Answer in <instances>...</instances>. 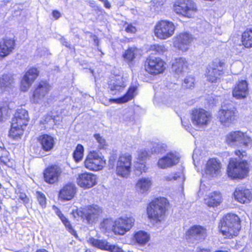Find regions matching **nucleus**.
Segmentation results:
<instances>
[{
    "label": "nucleus",
    "instance_id": "nucleus-19",
    "mask_svg": "<svg viewBox=\"0 0 252 252\" xmlns=\"http://www.w3.org/2000/svg\"><path fill=\"white\" fill-rule=\"evenodd\" d=\"M180 160L179 156L174 153H167L165 156L160 158L158 161V166L161 169L170 168L177 164Z\"/></svg>",
    "mask_w": 252,
    "mask_h": 252
},
{
    "label": "nucleus",
    "instance_id": "nucleus-45",
    "mask_svg": "<svg viewBox=\"0 0 252 252\" xmlns=\"http://www.w3.org/2000/svg\"><path fill=\"white\" fill-rule=\"evenodd\" d=\"M134 168L137 175H140L143 172H146L147 170L145 162L144 161L137 160L134 163Z\"/></svg>",
    "mask_w": 252,
    "mask_h": 252
},
{
    "label": "nucleus",
    "instance_id": "nucleus-29",
    "mask_svg": "<svg viewBox=\"0 0 252 252\" xmlns=\"http://www.w3.org/2000/svg\"><path fill=\"white\" fill-rule=\"evenodd\" d=\"M152 185V181L149 177H142L140 178L135 185L137 191L142 194H147Z\"/></svg>",
    "mask_w": 252,
    "mask_h": 252
},
{
    "label": "nucleus",
    "instance_id": "nucleus-6",
    "mask_svg": "<svg viewBox=\"0 0 252 252\" xmlns=\"http://www.w3.org/2000/svg\"><path fill=\"white\" fill-rule=\"evenodd\" d=\"M174 10L178 14L191 18L196 12L197 8L192 0H178L174 4Z\"/></svg>",
    "mask_w": 252,
    "mask_h": 252
},
{
    "label": "nucleus",
    "instance_id": "nucleus-25",
    "mask_svg": "<svg viewBox=\"0 0 252 252\" xmlns=\"http://www.w3.org/2000/svg\"><path fill=\"white\" fill-rule=\"evenodd\" d=\"M15 44V40L12 38H5L0 42V60H2L12 53Z\"/></svg>",
    "mask_w": 252,
    "mask_h": 252
},
{
    "label": "nucleus",
    "instance_id": "nucleus-7",
    "mask_svg": "<svg viewBox=\"0 0 252 252\" xmlns=\"http://www.w3.org/2000/svg\"><path fill=\"white\" fill-rule=\"evenodd\" d=\"M212 120L211 113L202 108H196L192 110L191 120L193 125L199 128L208 126Z\"/></svg>",
    "mask_w": 252,
    "mask_h": 252
},
{
    "label": "nucleus",
    "instance_id": "nucleus-44",
    "mask_svg": "<svg viewBox=\"0 0 252 252\" xmlns=\"http://www.w3.org/2000/svg\"><path fill=\"white\" fill-rule=\"evenodd\" d=\"M167 146L161 143H155L153 145L151 149L152 152L156 154H162L166 151Z\"/></svg>",
    "mask_w": 252,
    "mask_h": 252
},
{
    "label": "nucleus",
    "instance_id": "nucleus-61",
    "mask_svg": "<svg viewBox=\"0 0 252 252\" xmlns=\"http://www.w3.org/2000/svg\"><path fill=\"white\" fill-rule=\"evenodd\" d=\"M63 44L67 47L70 48L69 44H68L67 41H65L64 39L63 40Z\"/></svg>",
    "mask_w": 252,
    "mask_h": 252
},
{
    "label": "nucleus",
    "instance_id": "nucleus-32",
    "mask_svg": "<svg viewBox=\"0 0 252 252\" xmlns=\"http://www.w3.org/2000/svg\"><path fill=\"white\" fill-rule=\"evenodd\" d=\"M137 90L136 86H131L129 87L126 94L123 97L118 99H110L109 100L111 102L124 103L131 99L134 96Z\"/></svg>",
    "mask_w": 252,
    "mask_h": 252
},
{
    "label": "nucleus",
    "instance_id": "nucleus-59",
    "mask_svg": "<svg viewBox=\"0 0 252 252\" xmlns=\"http://www.w3.org/2000/svg\"><path fill=\"white\" fill-rule=\"evenodd\" d=\"M104 6L106 8L109 9L111 8V4L110 3L106 0L105 1H103Z\"/></svg>",
    "mask_w": 252,
    "mask_h": 252
},
{
    "label": "nucleus",
    "instance_id": "nucleus-48",
    "mask_svg": "<svg viewBox=\"0 0 252 252\" xmlns=\"http://www.w3.org/2000/svg\"><path fill=\"white\" fill-rule=\"evenodd\" d=\"M37 198L39 204L42 208H45L46 205V198L45 195L39 191L36 192Z\"/></svg>",
    "mask_w": 252,
    "mask_h": 252
},
{
    "label": "nucleus",
    "instance_id": "nucleus-5",
    "mask_svg": "<svg viewBox=\"0 0 252 252\" xmlns=\"http://www.w3.org/2000/svg\"><path fill=\"white\" fill-rule=\"evenodd\" d=\"M85 167L89 170L97 171L106 165V160L101 153L93 151L89 152L84 161Z\"/></svg>",
    "mask_w": 252,
    "mask_h": 252
},
{
    "label": "nucleus",
    "instance_id": "nucleus-2",
    "mask_svg": "<svg viewBox=\"0 0 252 252\" xmlns=\"http://www.w3.org/2000/svg\"><path fill=\"white\" fill-rule=\"evenodd\" d=\"M167 204V200L164 197L153 200L147 207L148 218L155 221H161L164 218Z\"/></svg>",
    "mask_w": 252,
    "mask_h": 252
},
{
    "label": "nucleus",
    "instance_id": "nucleus-58",
    "mask_svg": "<svg viewBox=\"0 0 252 252\" xmlns=\"http://www.w3.org/2000/svg\"><path fill=\"white\" fill-rule=\"evenodd\" d=\"M52 15L54 18H55L56 19H58L61 16L60 13L57 10H54L52 12Z\"/></svg>",
    "mask_w": 252,
    "mask_h": 252
},
{
    "label": "nucleus",
    "instance_id": "nucleus-9",
    "mask_svg": "<svg viewBox=\"0 0 252 252\" xmlns=\"http://www.w3.org/2000/svg\"><path fill=\"white\" fill-rule=\"evenodd\" d=\"M131 156L125 153L120 156L116 164V173L120 177L127 178L131 172Z\"/></svg>",
    "mask_w": 252,
    "mask_h": 252
},
{
    "label": "nucleus",
    "instance_id": "nucleus-63",
    "mask_svg": "<svg viewBox=\"0 0 252 252\" xmlns=\"http://www.w3.org/2000/svg\"><path fill=\"white\" fill-rule=\"evenodd\" d=\"M196 151H194L193 155H192V158L193 160L194 161L195 159L197 158V155L195 154Z\"/></svg>",
    "mask_w": 252,
    "mask_h": 252
},
{
    "label": "nucleus",
    "instance_id": "nucleus-3",
    "mask_svg": "<svg viewBox=\"0 0 252 252\" xmlns=\"http://www.w3.org/2000/svg\"><path fill=\"white\" fill-rule=\"evenodd\" d=\"M226 143L232 147H242L249 148L252 146L251 138L245 132L234 131L228 133L225 137Z\"/></svg>",
    "mask_w": 252,
    "mask_h": 252
},
{
    "label": "nucleus",
    "instance_id": "nucleus-52",
    "mask_svg": "<svg viewBox=\"0 0 252 252\" xmlns=\"http://www.w3.org/2000/svg\"><path fill=\"white\" fill-rule=\"evenodd\" d=\"M19 198L23 201V202L25 204V205L27 207L29 203V199L25 193H21L19 195Z\"/></svg>",
    "mask_w": 252,
    "mask_h": 252
},
{
    "label": "nucleus",
    "instance_id": "nucleus-35",
    "mask_svg": "<svg viewBox=\"0 0 252 252\" xmlns=\"http://www.w3.org/2000/svg\"><path fill=\"white\" fill-rule=\"evenodd\" d=\"M242 42L245 47H252V28L247 29L243 33Z\"/></svg>",
    "mask_w": 252,
    "mask_h": 252
},
{
    "label": "nucleus",
    "instance_id": "nucleus-10",
    "mask_svg": "<svg viewBox=\"0 0 252 252\" xmlns=\"http://www.w3.org/2000/svg\"><path fill=\"white\" fill-rule=\"evenodd\" d=\"M175 26L171 22L162 20L155 26V34L158 38L165 39L171 37L174 32Z\"/></svg>",
    "mask_w": 252,
    "mask_h": 252
},
{
    "label": "nucleus",
    "instance_id": "nucleus-4",
    "mask_svg": "<svg viewBox=\"0 0 252 252\" xmlns=\"http://www.w3.org/2000/svg\"><path fill=\"white\" fill-rule=\"evenodd\" d=\"M227 172L228 177L232 179L244 178L249 172V164L246 160L238 161L236 158H231Z\"/></svg>",
    "mask_w": 252,
    "mask_h": 252
},
{
    "label": "nucleus",
    "instance_id": "nucleus-39",
    "mask_svg": "<svg viewBox=\"0 0 252 252\" xmlns=\"http://www.w3.org/2000/svg\"><path fill=\"white\" fill-rule=\"evenodd\" d=\"M183 170V167H181L179 172L173 175H170L165 177V180L167 181L176 180L178 181L179 183H183L185 180V176Z\"/></svg>",
    "mask_w": 252,
    "mask_h": 252
},
{
    "label": "nucleus",
    "instance_id": "nucleus-20",
    "mask_svg": "<svg viewBox=\"0 0 252 252\" xmlns=\"http://www.w3.org/2000/svg\"><path fill=\"white\" fill-rule=\"evenodd\" d=\"M221 163L216 158H211L207 162L205 173L208 178H216L220 172Z\"/></svg>",
    "mask_w": 252,
    "mask_h": 252
},
{
    "label": "nucleus",
    "instance_id": "nucleus-1",
    "mask_svg": "<svg viewBox=\"0 0 252 252\" xmlns=\"http://www.w3.org/2000/svg\"><path fill=\"white\" fill-rule=\"evenodd\" d=\"M240 220L238 216L234 214H228L221 222L220 230L226 238L237 235L240 230Z\"/></svg>",
    "mask_w": 252,
    "mask_h": 252
},
{
    "label": "nucleus",
    "instance_id": "nucleus-40",
    "mask_svg": "<svg viewBox=\"0 0 252 252\" xmlns=\"http://www.w3.org/2000/svg\"><path fill=\"white\" fill-rule=\"evenodd\" d=\"M115 221L111 219H105L100 224V228L102 231L106 232L112 230L114 232Z\"/></svg>",
    "mask_w": 252,
    "mask_h": 252
},
{
    "label": "nucleus",
    "instance_id": "nucleus-50",
    "mask_svg": "<svg viewBox=\"0 0 252 252\" xmlns=\"http://www.w3.org/2000/svg\"><path fill=\"white\" fill-rule=\"evenodd\" d=\"M150 156V155L147 151L145 150H141L139 152L137 160L145 162V160Z\"/></svg>",
    "mask_w": 252,
    "mask_h": 252
},
{
    "label": "nucleus",
    "instance_id": "nucleus-30",
    "mask_svg": "<svg viewBox=\"0 0 252 252\" xmlns=\"http://www.w3.org/2000/svg\"><path fill=\"white\" fill-rule=\"evenodd\" d=\"M38 141L41 145V149L45 152L51 151L55 144L54 138L48 134H43L40 136L38 138Z\"/></svg>",
    "mask_w": 252,
    "mask_h": 252
},
{
    "label": "nucleus",
    "instance_id": "nucleus-49",
    "mask_svg": "<svg viewBox=\"0 0 252 252\" xmlns=\"http://www.w3.org/2000/svg\"><path fill=\"white\" fill-rule=\"evenodd\" d=\"M94 137L98 143V147L99 149H104L106 146L105 140L101 137L99 134L94 135Z\"/></svg>",
    "mask_w": 252,
    "mask_h": 252
},
{
    "label": "nucleus",
    "instance_id": "nucleus-37",
    "mask_svg": "<svg viewBox=\"0 0 252 252\" xmlns=\"http://www.w3.org/2000/svg\"><path fill=\"white\" fill-rule=\"evenodd\" d=\"M134 238L137 243L143 245L149 241L150 235L147 232L140 230L135 234Z\"/></svg>",
    "mask_w": 252,
    "mask_h": 252
},
{
    "label": "nucleus",
    "instance_id": "nucleus-53",
    "mask_svg": "<svg viewBox=\"0 0 252 252\" xmlns=\"http://www.w3.org/2000/svg\"><path fill=\"white\" fill-rule=\"evenodd\" d=\"M116 158V156L115 155H113L109 158L108 161V166L109 168H113L115 165V162Z\"/></svg>",
    "mask_w": 252,
    "mask_h": 252
},
{
    "label": "nucleus",
    "instance_id": "nucleus-28",
    "mask_svg": "<svg viewBox=\"0 0 252 252\" xmlns=\"http://www.w3.org/2000/svg\"><path fill=\"white\" fill-rule=\"evenodd\" d=\"M76 193V187L73 183L65 185L59 192V197L63 200H70Z\"/></svg>",
    "mask_w": 252,
    "mask_h": 252
},
{
    "label": "nucleus",
    "instance_id": "nucleus-38",
    "mask_svg": "<svg viewBox=\"0 0 252 252\" xmlns=\"http://www.w3.org/2000/svg\"><path fill=\"white\" fill-rule=\"evenodd\" d=\"M139 50L136 48H129L125 53L123 57L127 62H131L137 57Z\"/></svg>",
    "mask_w": 252,
    "mask_h": 252
},
{
    "label": "nucleus",
    "instance_id": "nucleus-17",
    "mask_svg": "<svg viewBox=\"0 0 252 252\" xmlns=\"http://www.w3.org/2000/svg\"><path fill=\"white\" fill-rule=\"evenodd\" d=\"M62 171L61 167L58 165H52L49 166L44 172L45 181L50 184L57 182Z\"/></svg>",
    "mask_w": 252,
    "mask_h": 252
},
{
    "label": "nucleus",
    "instance_id": "nucleus-18",
    "mask_svg": "<svg viewBox=\"0 0 252 252\" xmlns=\"http://www.w3.org/2000/svg\"><path fill=\"white\" fill-rule=\"evenodd\" d=\"M96 176L93 173L85 172L78 175L77 183L78 186L84 189H90L96 184Z\"/></svg>",
    "mask_w": 252,
    "mask_h": 252
},
{
    "label": "nucleus",
    "instance_id": "nucleus-14",
    "mask_svg": "<svg viewBox=\"0 0 252 252\" xmlns=\"http://www.w3.org/2000/svg\"><path fill=\"white\" fill-rule=\"evenodd\" d=\"M50 86L46 81H41L35 88L32 96L31 97V101L33 103H40L49 93Z\"/></svg>",
    "mask_w": 252,
    "mask_h": 252
},
{
    "label": "nucleus",
    "instance_id": "nucleus-41",
    "mask_svg": "<svg viewBox=\"0 0 252 252\" xmlns=\"http://www.w3.org/2000/svg\"><path fill=\"white\" fill-rule=\"evenodd\" d=\"M125 85L121 78L116 79L115 82L111 83L109 85V88L111 91H117L120 92L123 90Z\"/></svg>",
    "mask_w": 252,
    "mask_h": 252
},
{
    "label": "nucleus",
    "instance_id": "nucleus-23",
    "mask_svg": "<svg viewBox=\"0 0 252 252\" xmlns=\"http://www.w3.org/2000/svg\"><path fill=\"white\" fill-rule=\"evenodd\" d=\"M248 93V84L246 80L239 81L233 89V96L238 99L245 98Z\"/></svg>",
    "mask_w": 252,
    "mask_h": 252
},
{
    "label": "nucleus",
    "instance_id": "nucleus-12",
    "mask_svg": "<svg viewBox=\"0 0 252 252\" xmlns=\"http://www.w3.org/2000/svg\"><path fill=\"white\" fill-rule=\"evenodd\" d=\"M206 230L200 225H195L186 232V239L190 243H197L204 240L206 237Z\"/></svg>",
    "mask_w": 252,
    "mask_h": 252
},
{
    "label": "nucleus",
    "instance_id": "nucleus-62",
    "mask_svg": "<svg viewBox=\"0 0 252 252\" xmlns=\"http://www.w3.org/2000/svg\"><path fill=\"white\" fill-rule=\"evenodd\" d=\"M36 252H48V251L44 249H39L37 250Z\"/></svg>",
    "mask_w": 252,
    "mask_h": 252
},
{
    "label": "nucleus",
    "instance_id": "nucleus-27",
    "mask_svg": "<svg viewBox=\"0 0 252 252\" xmlns=\"http://www.w3.org/2000/svg\"><path fill=\"white\" fill-rule=\"evenodd\" d=\"M29 121L28 111L24 109H18L14 118L12 119V124L14 126H19L25 127Z\"/></svg>",
    "mask_w": 252,
    "mask_h": 252
},
{
    "label": "nucleus",
    "instance_id": "nucleus-11",
    "mask_svg": "<svg viewBox=\"0 0 252 252\" xmlns=\"http://www.w3.org/2000/svg\"><path fill=\"white\" fill-rule=\"evenodd\" d=\"M135 219L132 216H124L115 221L114 233L115 234L124 235L133 226Z\"/></svg>",
    "mask_w": 252,
    "mask_h": 252
},
{
    "label": "nucleus",
    "instance_id": "nucleus-46",
    "mask_svg": "<svg viewBox=\"0 0 252 252\" xmlns=\"http://www.w3.org/2000/svg\"><path fill=\"white\" fill-rule=\"evenodd\" d=\"M194 78L191 76H189L184 79L183 84V87L187 89H191L194 87Z\"/></svg>",
    "mask_w": 252,
    "mask_h": 252
},
{
    "label": "nucleus",
    "instance_id": "nucleus-33",
    "mask_svg": "<svg viewBox=\"0 0 252 252\" xmlns=\"http://www.w3.org/2000/svg\"><path fill=\"white\" fill-rule=\"evenodd\" d=\"M88 243L94 247L98 249L109 251L111 245H109L107 242L103 240H98L94 238H90L88 240Z\"/></svg>",
    "mask_w": 252,
    "mask_h": 252
},
{
    "label": "nucleus",
    "instance_id": "nucleus-54",
    "mask_svg": "<svg viewBox=\"0 0 252 252\" xmlns=\"http://www.w3.org/2000/svg\"><path fill=\"white\" fill-rule=\"evenodd\" d=\"M182 126L184 127V128L190 132V130L191 129V125L189 124V121H186L184 119H182Z\"/></svg>",
    "mask_w": 252,
    "mask_h": 252
},
{
    "label": "nucleus",
    "instance_id": "nucleus-21",
    "mask_svg": "<svg viewBox=\"0 0 252 252\" xmlns=\"http://www.w3.org/2000/svg\"><path fill=\"white\" fill-rule=\"evenodd\" d=\"M188 62L183 57L176 58L172 63V69L176 77L183 76L188 70Z\"/></svg>",
    "mask_w": 252,
    "mask_h": 252
},
{
    "label": "nucleus",
    "instance_id": "nucleus-24",
    "mask_svg": "<svg viewBox=\"0 0 252 252\" xmlns=\"http://www.w3.org/2000/svg\"><path fill=\"white\" fill-rule=\"evenodd\" d=\"M222 74L221 67L212 63L207 68L206 76L208 81L215 83L220 79Z\"/></svg>",
    "mask_w": 252,
    "mask_h": 252
},
{
    "label": "nucleus",
    "instance_id": "nucleus-55",
    "mask_svg": "<svg viewBox=\"0 0 252 252\" xmlns=\"http://www.w3.org/2000/svg\"><path fill=\"white\" fill-rule=\"evenodd\" d=\"M235 155L238 156L239 158L242 159L243 158L246 156V152L244 151H241L239 150H237L235 151Z\"/></svg>",
    "mask_w": 252,
    "mask_h": 252
},
{
    "label": "nucleus",
    "instance_id": "nucleus-36",
    "mask_svg": "<svg viewBox=\"0 0 252 252\" xmlns=\"http://www.w3.org/2000/svg\"><path fill=\"white\" fill-rule=\"evenodd\" d=\"M24 128L19 126H14V125L11 124V127L9 131V136L14 140L21 138V136L23 135Z\"/></svg>",
    "mask_w": 252,
    "mask_h": 252
},
{
    "label": "nucleus",
    "instance_id": "nucleus-34",
    "mask_svg": "<svg viewBox=\"0 0 252 252\" xmlns=\"http://www.w3.org/2000/svg\"><path fill=\"white\" fill-rule=\"evenodd\" d=\"M53 208L56 212V214L59 216L63 223L68 229L69 232L75 237H77L76 232L72 228L68 220L63 215V214H62L61 211L58 208L54 206Z\"/></svg>",
    "mask_w": 252,
    "mask_h": 252
},
{
    "label": "nucleus",
    "instance_id": "nucleus-8",
    "mask_svg": "<svg viewBox=\"0 0 252 252\" xmlns=\"http://www.w3.org/2000/svg\"><path fill=\"white\" fill-rule=\"evenodd\" d=\"M101 213L102 210L98 205H93L86 207L82 211L77 210L73 214L74 218H85L89 223H92L97 220Z\"/></svg>",
    "mask_w": 252,
    "mask_h": 252
},
{
    "label": "nucleus",
    "instance_id": "nucleus-51",
    "mask_svg": "<svg viewBox=\"0 0 252 252\" xmlns=\"http://www.w3.org/2000/svg\"><path fill=\"white\" fill-rule=\"evenodd\" d=\"M150 49L151 50L155 51L156 52L159 54L163 53L166 50L163 46L158 44L151 46Z\"/></svg>",
    "mask_w": 252,
    "mask_h": 252
},
{
    "label": "nucleus",
    "instance_id": "nucleus-60",
    "mask_svg": "<svg viewBox=\"0 0 252 252\" xmlns=\"http://www.w3.org/2000/svg\"><path fill=\"white\" fill-rule=\"evenodd\" d=\"M197 252H210V251L209 249H199Z\"/></svg>",
    "mask_w": 252,
    "mask_h": 252
},
{
    "label": "nucleus",
    "instance_id": "nucleus-47",
    "mask_svg": "<svg viewBox=\"0 0 252 252\" xmlns=\"http://www.w3.org/2000/svg\"><path fill=\"white\" fill-rule=\"evenodd\" d=\"M32 83L23 76L21 82V89L23 92L28 91Z\"/></svg>",
    "mask_w": 252,
    "mask_h": 252
},
{
    "label": "nucleus",
    "instance_id": "nucleus-16",
    "mask_svg": "<svg viewBox=\"0 0 252 252\" xmlns=\"http://www.w3.org/2000/svg\"><path fill=\"white\" fill-rule=\"evenodd\" d=\"M15 81L11 73H4L0 76V93H10L15 88Z\"/></svg>",
    "mask_w": 252,
    "mask_h": 252
},
{
    "label": "nucleus",
    "instance_id": "nucleus-22",
    "mask_svg": "<svg viewBox=\"0 0 252 252\" xmlns=\"http://www.w3.org/2000/svg\"><path fill=\"white\" fill-rule=\"evenodd\" d=\"M220 121L225 126H229L234 123L235 112L233 108L222 109L219 112Z\"/></svg>",
    "mask_w": 252,
    "mask_h": 252
},
{
    "label": "nucleus",
    "instance_id": "nucleus-57",
    "mask_svg": "<svg viewBox=\"0 0 252 252\" xmlns=\"http://www.w3.org/2000/svg\"><path fill=\"white\" fill-rule=\"evenodd\" d=\"M126 31L128 33H133L136 32V28L131 24H128L126 28Z\"/></svg>",
    "mask_w": 252,
    "mask_h": 252
},
{
    "label": "nucleus",
    "instance_id": "nucleus-15",
    "mask_svg": "<svg viewBox=\"0 0 252 252\" xmlns=\"http://www.w3.org/2000/svg\"><path fill=\"white\" fill-rule=\"evenodd\" d=\"M191 34L188 32H182L174 38V46L182 51H187L192 41Z\"/></svg>",
    "mask_w": 252,
    "mask_h": 252
},
{
    "label": "nucleus",
    "instance_id": "nucleus-13",
    "mask_svg": "<svg viewBox=\"0 0 252 252\" xmlns=\"http://www.w3.org/2000/svg\"><path fill=\"white\" fill-rule=\"evenodd\" d=\"M165 63L159 58L150 57L145 63V70L150 74L157 75L165 69Z\"/></svg>",
    "mask_w": 252,
    "mask_h": 252
},
{
    "label": "nucleus",
    "instance_id": "nucleus-43",
    "mask_svg": "<svg viewBox=\"0 0 252 252\" xmlns=\"http://www.w3.org/2000/svg\"><path fill=\"white\" fill-rule=\"evenodd\" d=\"M84 155V147L81 144H78L73 153V158L76 162H78L82 159Z\"/></svg>",
    "mask_w": 252,
    "mask_h": 252
},
{
    "label": "nucleus",
    "instance_id": "nucleus-56",
    "mask_svg": "<svg viewBox=\"0 0 252 252\" xmlns=\"http://www.w3.org/2000/svg\"><path fill=\"white\" fill-rule=\"evenodd\" d=\"M108 251L111 252H125L120 248L115 245H111Z\"/></svg>",
    "mask_w": 252,
    "mask_h": 252
},
{
    "label": "nucleus",
    "instance_id": "nucleus-31",
    "mask_svg": "<svg viewBox=\"0 0 252 252\" xmlns=\"http://www.w3.org/2000/svg\"><path fill=\"white\" fill-rule=\"evenodd\" d=\"M222 201L220 192L214 191L210 193L205 199V203L209 207H215L219 206Z\"/></svg>",
    "mask_w": 252,
    "mask_h": 252
},
{
    "label": "nucleus",
    "instance_id": "nucleus-42",
    "mask_svg": "<svg viewBox=\"0 0 252 252\" xmlns=\"http://www.w3.org/2000/svg\"><path fill=\"white\" fill-rule=\"evenodd\" d=\"M39 71L37 68L32 67L29 69L25 74L24 77L26 78L31 82L33 83L38 76Z\"/></svg>",
    "mask_w": 252,
    "mask_h": 252
},
{
    "label": "nucleus",
    "instance_id": "nucleus-64",
    "mask_svg": "<svg viewBox=\"0 0 252 252\" xmlns=\"http://www.w3.org/2000/svg\"><path fill=\"white\" fill-rule=\"evenodd\" d=\"M156 5L157 6H160V5H161L163 4V2L162 1H158V2H157L156 3Z\"/></svg>",
    "mask_w": 252,
    "mask_h": 252
},
{
    "label": "nucleus",
    "instance_id": "nucleus-26",
    "mask_svg": "<svg viewBox=\"0 0 252 252\" xmlns=\"http://www.w3.org/2000/svg\"><path fill=\"white\" fill-rule=\"evenodd\" d=\"M235 199L241 203H248L252 199L250 190L244 187H237L234 192Z\"/></svg>",
    "mask_w": 252,
    "mask_h": 252
}]
</instances>
